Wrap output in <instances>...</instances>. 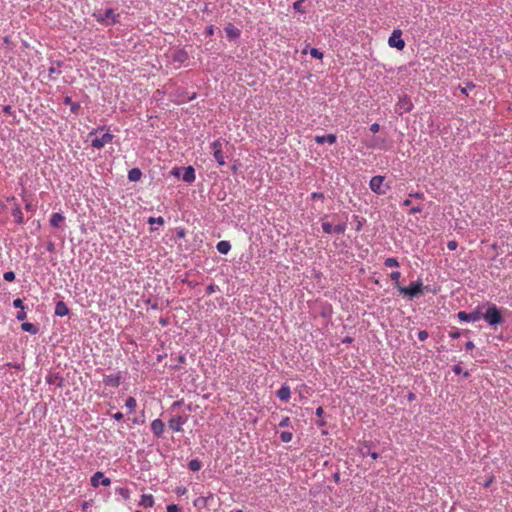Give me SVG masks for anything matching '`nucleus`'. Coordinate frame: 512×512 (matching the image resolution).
I'll return each mask as SVG.
<instances>
[{
  "instance_id": "64",
  "label": "nucleus",
  "mask_w": 512,
  "mask_h": 512,
  "mask_svg": "<svg viewBox=\"0 0 512 512\" xmlns=\"http://www.w3.org/2000/svg\"><path fill=\"white\" fill-rule=\"evenodd\" d=\"M466 350H472L474 348V343L472 341H468L465 345Z\"/></svg>"
},
{
  "instance_id": "22",
  "label": "nucleus",
  "mask_w": 512,
  "mask_h": 512,
  "mask_svg": "<svg viewBox=\"0 0 512 512\" xmlns=\"http://www.w3.org/2000/svg\"><path fill=\"white\" fill-rule=\"evenodd\" d=\"M63 103L65 105H69L70 106V110H71V112L73 114H75V115L79 114L81 106H80L79 103L73 102L70 96H65L64 99H63Z\"/></svg>"
},
{
  "instance_id": "56",
  "label": "nucleus",
  "mask_w": 512,
  "mask_h": 512,
  "mask_svg": "<svg viewBox=\"0 0 512 512\" xmlns=\"http://www.w3.org/2000/svg\"><path fill=\"white\" fill-rule=\"evenodd\" d=\"M111 416H112V418H113V419H115L116 421H121V420H123V418H124V415H123V413H121V412L114 413V414H112Z\"/></svg>"
},
{
  "instance_id": "29",
  "label": "nucleus",
  "mask_w": 512,
  "mask_h": 512,
  "mask_svg": "<svg viewBox=\"0 0 512 512\" xmlns=\"http://www.w3.org/2000/svg\"><path fill=\"white\" fill-rule=\"evenodd\" d=\"M201 467L202 462L197 458L190 460L188 463V469L193 472L199 471Z\"/></svg>"
},
{
  "instance_id": "33",
  "label": "nucleus",
  "mask_w": 512,
  "mask_h": 512,
  "mask_svg": "<svg viewBox=\"0 0 512 512\" xmlns=\"http://www.w3.org/2000/svg\"><path fill=\"white\" fill-rule=\"evenodd\" d=\"M384 265L386 267H388V268L398 267L399 266V262H398V260L396 258L389 257V258L385 259Z\"/></svg>"
},
{
  "instance_id": "62",
  "label": "nucleus",
  "mask_w": 512,
  "mask_h": 512,
  "mask_svg": "<svg viewBox=\"0 0 512 512\" xmlns=\"http://www.w3.org/2000/svg\"><path fill=\"white\" fill-rule=\"evenodd\" d=\"M409 197H416L418 199H423L424 198V194L423 193H420V192H417V193H414V194H409Z\"/></svg>"
},
{
  "instance_id": "6",
  "label": "nucleus",
  "mask_w": 512,
  "mask_h": 512,
  "mask_svg": "<svg viewBox=\"0 0 512 512\" xmlns=\"http://www.w3.org/2000/svg\"><path fill=\"white\" fill-rule=\"evenodd\" d=\"M384 180V176L381 175L372 177L369 183L370 189L378 195H384L387 191V188L384 187Z\"/></svg>"
},
{
  "instance_id": "15",
  "label": "nucleus",
  "mask_w": 512,
  "mask_h": 512,
  "mask_svg": "<svg viewBox=\"0 0 512 512\" xmlns=\"http://www.w3.org/2000/svg\"><path fill=\"white\" fill-rule=\"evenodd\" d=\"M121 373L106 375L103 379V383L106 386L117 388L121 382Z\"/></svg>"
},
{
  "instance_id": "63",
  "label": "nucleus",
  "mask_w": 512,
  "mask_h": 512,
  "mask_svg": "<svg viewBox=\"0 0 512 512\" xmlns=\"http://www.w3.org/2000/svg\"><path fill=\"white\" fill-rule=\"evenodd\" d=\"M176 493L177 495H183L186 493V488L185 487H178L177 490H176Z\"/></svg>"
},
{
  "instance_id": "16",
  "label": "nucleus",
  "mask_w": 512,
  "mask_h": 512,
  "mask_svg": "<svg viewBox=\"0 0 512 512\" xmlns=\"http://www.w3.org/2000/svg\"><path fill=\"white\" fill-rule=\"evenodd\" d=\"M396 106L400 110V113L410 112L413 108V104L406 96L400 98Z\"/></svg>"
},
{
  "instance_id": "4",
  "label": "nucleus",
  "mask_w": 512,
  "mask_h": 512,
  "mask_svg": "<svg viewBox=\"0 0 512 512\" xmlns=\"http://www.w3.org/2000/svg\"><path fill=\"white\" fill-rule=\"evenodd\" d=\"M168 57L172 63H177L178 67L189 60V54L184 48H174L169 51Z\"/></svg>"
},
{
  "instance_id": "23",
  "label": "nucleus",
  "mask_w": 512,
  "mask_h": 512,
  "mask_svg": "<svg viewBox=\"0 0 512 512\" xmlns=\"http://www.w3.org/2000/svg\"><path fill=\"white\" fill-rule=\"evenodd\" d=\"M139 505L144 508H150L154 505V497L151 494H143L139 501Z\"/></svg>"
},
{
  "instance_id": "8",
  "label": "nucleus",
  "mask_w": 512,
  "mask_h": 512,
  "mask_svg": "<svg viewBox=\"0 0 512 512\" xmlns=\"http://www.w3.org/2000/svg\"><path fill=\"white\" fill-rule=\"evenodd\" d=\"M388 44L390 47L397 48L398 50H402L405 47V42L402 39V31L400 29L393 30L388 39Z\"/></svg>"
},
{
  "instance_id": "11",
  "label": "nucleus",
  "mask_w": 512,
  "mask_h": 512,
  "mask_svg": "<svg viewBox=\"0 0 512 512\" xmlns=\"http://www.w3.org/2000/svg\"><path fill=\"white\" fill-rule=\"evenodd\" d=\"M211 147L213 149L214 157L219 164V166L224 165V154L222 152V144L220 140H215L213 143H211Z\"/></svg>"
},
{
  "instance_id": "35",
  "label": "nucleus",
  "mask_w": 512,
  "mask_h": 512,
  "mask_svg": "<svg viewBox=\"0 0 512 512\" xmlns=\"http://www.w3.org/2000/svg\"><path fill=\"white\" fill-rule=\"evenodd\" d=\"M304 1L305 0H297V1H295L293 3L294 10L297 11V12H300V13H304L305 12L304 9H303V2Z\"/></svg>"
},
{
  "instance_id": "7",
  "label": "nucleus",
  "mask_w": 512,
  "mask_h": 512,
  "mask_svg": "<svg viewBox=\"0 0 512 512\" xmlns=\"http://www.w3.org/2000/svg\"><path fill=\"white\" fill-rule=\"evenodd\" d=\"M180 171H182V180L187 183H192L195 180V169L192 166H187L184 168H174L172 173L175 176H180Z\"/></svg>"
},
{
  "instance_id": "19",
  "label": "nucleus",
  "mask_w": 512,
  "mask_h": 512,
  "mask_svg": "<svg viewBox=\"0 0 512 512\" xmlns=\"http://www.w3.org/2000/svg\"><path fill=\"white\" fill-rule=\"evenodd\" d=\"M219 498L215 499L213 495L204 497V506L208 509L216 510L220 506Z\"/></svg>"
},
{
  "instance_id": "59",
  "label": "nucleus",
  "mask_w": 512,
  "mask_h": 512,
  "mask_svg": "<svg viewBox=\"0 0 512 512\" xmlns=\"http://www.w3.org/2000/svg\"><path fill=\"white\" fill-rule=\"evenodd\" d=\"M3 112L5 114L12 115L13 114L12 107L10 105H5L3 107Z\"/></svg>"
},
{
  "instance_id": "21",
  "label": "nucleus",
  "mask_w": 512,
  "mask_h": 512,
  "mask_svg": "<svg viewBox=\"0 0 512 512\" xmlns=\"http://www.w3.org/2000/svg\"><path fill=\"white\" fill-rule=\"evenodd\" d=\"M208 177L210 179H213L211 190L212 193H216L218 189H221L222 179L218 175H216V172H210V174H208Z\"/></svg>"
},
{
  "instance_id": "24",
  "label": "nucleus",
  "mask_w": 512,
  "mask_h": 512,
  "mask_svg": "<svg viewBox=\"0 0 512 512\" xmlns=\"http://www.w3.org/2000/svg\"><path fill=\"white\" fill-rule=\"evenodd\" d=\"M46 382L49 384H55L57 387H62L63 378L60 376L59 373L50 374L46 377Z\"/></svg>"
},
{
  "instance_id": "54",
  "label": "nucleus",
  "mask_w": 512,
  "mask_h": 512,
  "mask_svg": "<svg viewBox=\"0 0 512 512\" xmlns=\"http://www.w3.org/2000/svg\"><path fill=\"white\" fill-rule=\"evenodd\" d=\"M216 248L220 254H224V240L219 241L216 245Z\"/></svg>"
},
{
  "instance_id": "50",
  "label": "nucleus",
  "mask_w": 512,
  "mask_h": 512,
  "mask_svg": "<svg viewBox=\"0 0 512 512\" xmlns=\"http://www.w3.org/2000/svg\"><path fill=\"white\" fill-rule=\"evenodd\" d=\"M4 366H7V367H11V368H14V369H17V370H21L23 365L20 364V363H6L4 364Z\"/></svg>"
},
{
  "instance_id": "26",
  "label": "nucleus",
  "mask_w": 512,
  "mask_h": 512,
  "mask_svg": "<svg viewBox=\"0 0 512 512\" xmlns=\"http://www.w3.org/2000/svg\"><path fill=\"white\" fill-rule=\"evenodd\" d=\"M291 391L288 385H282L281 388L277 391V396L282 401H287L290 398Z\"/></svg>"
},
{
  "instance_id": "48",
  "label": "nucleus",
  "mask_w": 512,
  "mask_h": 512,
  "mask_svg": "<svg viewBox=\"0 0 512 512\" xmlns=\"http://www.w3.org/2000/svg\"><path fill=\"white\" fill-rule=\"evenodd\" d=\"M167 512H180V508L176 504H169L167 506Z\"/></svg>"
},
{
  "instance_id": "25",
  "label": "nucleus",
  "mask_w": 512,
  "mask_h": 512,
  "mask_svg": "<svg viewBox=\"0 0 512 512\" xmlns=\"http://www.w3.org/2000/svg\"><path fill=\"white\" fill-rule=\"evenodd\" d=\"M11 214L14 217L15 223L20 224V225L24 223L23 213L18 204H15V207L13 208Z\"/></svg>"
},
{
  "instance_id": "14",
  "label": "nucleus",
  "mask_w": 512,
  "mask_h": 512,
  "mask_svg": "<svg viewBox=\"0 0 512 512\" xmlns=\"http://www.w3.org/2000/svg\"><path fill=\"white\" fill-rule=\"evenodd\" d=\"M63 65V62L60 60L51 61V66L48 69V78L49 80H56L57 76L61 74V70L59 67Z\"/></svg>"
},
{
  "instance_id": "57",
  "label": "nucleus",
  "mask_w": 512,
  "mask_h": 512,
  "mask_svg": "<svg viewBox=\"0 0 512 512\" xmlns=\"http://www.w3.org/2000/svg\"><path fill=\"white\" fill-rule=\"evenodd\" d=\"M422 210H423V209H422V207H420V206L412 207V208L409 210V214L414 215V214H416V213H420V212H422Z\"/></svg>"
},
{
  "instance_id": "52",
  "label": "nucleus",
  "mask_w": 512,
  "mask_h": 512,
  "mask_svg": "<svg viewBox=\"0 0 512 512\" xmlns=\"http://www.w3.org/2000/svg\"><path fill=\"white\" fill-rule=\"evenodd\" d=\"M458 246V243L455 240H451L447 243V248L451 251L455 250Z\"/></svg>"
},
{
  "instance_id": "34",
  "label": "nucleus",
  "mask_w": 512,
  "mask_h": 512,
  "mask_svg": "<svg viewBox=\"0 0 512 512\" xmlns=\"http://www.w3.org/2000/svg\"><path fill=\"white\" fill-rule=\"evenodd\" d=\"M292 437H293V434L291 432H288V431H283L280 434V439L284 443L290 442L292 440Z\"/></svg>"
},
{
  "instance_id": "28",
  "label": "nucleus",
  "mask_w": 512,
  "mask_h": 512,
  "mask_svg": "<svg viewBox=\"0 0 512 512\" xmlns=\"http://www.w3.org/2000/svg\"><path fill=\"white\" fill-rule=\"evenodd\" d=\"M21 329L33 335L39 332V328L35 324L29 322L22 323Z\"/></svg>"
},
{
  "instance_id": "60",
  "label": "nucleus",
  "mask_w": 512,
  "mask_h": 512,
  "mask_svg": "<svg viewBox=\"0 0 512 512\" xmlns=\"http://www.w3.org/2000/svg\"><path fill=\"white\" fill-rule=\"evenodd\" d=\"M195 506H201L204 505V497H199L194 501Z\"/></svg>"
},
{
  "instance_id": "58",
  "label": "nucleus",
  "mask_w": 512,
  "mask_h": 512,
  "mask_svg": "<svg viewBox=\"0 0 512 512\" xmlns=\"http://www.w3.org/2000/svg\"><path fill=\"white\" fill-rule=\"evenodd\" d=\"M370 130L371 132L373 133H377L379 130H380V126L378 123H373L371 126H370Z\"/></svg>"
},
{
  "instance_id": "42",
  "label": "nucleus",
  "mask_w": 512,
  "mask_h": 512,
  "mask_svg": "<svg viewBox=\"0 0 512 512\" xmlns=\"http://www.w3.org/2000/svg\"><path fill=\"white\" fill-rule=\"evenodd\" d=\"M310 55L314 58H317V59H322L323 58V53L320 52L318 49L316 48H312L310 50Z\"/></svg>"
},
{
  "instance_id": "51",
  "label": "nucleus",
  "mask_w": 512,
  "mask_h": 512,
  "mask_svg": "<svg viewBox=\"0 0 512 512\" xmlns=\"http://www.w3.org/2000/svg\"><path fill=\"white\" fill-rule=\"evenodd\" d=\"M461 335L460 331L458 329H453L449 332V336L453 339L459 338Z\"/></svg>"
},
{
  "instance_id": "36",
  "label": "nucleus",
  "mask_w": 512,
  "mask_h": 512,
  "mask_svg": "<svg viewBox=\"0 0 512 512\" xmlns=\"http://www.w3.org/2000/svg\"><path fill=\"white\" fill-rule=\"evenodd\" d=\"M400 277H401V273L399 271H393L390 274V278H391V280L395 281L397 288H398V286H400V284H399Z\"/></svg>"
},
{
  "instance_id": "44",
  "label": "nucleus",
  "mask_w": 512,
  "mask_h": 512,
  "mask_svg": "<svg viewBox=\"0 0 512 512\" xmlns=\"http://www.w3.org/2000/svg\"><path fill=\"white\" fill-rule=\"evenodd\" d=\"M145 303L150 305V308L153 309V310L159 309L158 303L156 301H152L151 298H147L145 300Z\"/></svg>"
},
{
  "instance_id": "43",
  "label": "nucleus",
  "mask_w": 512,
  "mask_h": 512,
  "mask_svg": "<svg viewBox=\"0 0 512 512\" xmlns=\"http://www.w3.org/2000/svg\"><path fill=\"white\" fill-rule=\"evenodd\" d=\"M13 306H14L15 308H19L20 310H24V309H25L24 304H23V301H22V299H20V298H17V299H15V300L13 301Z\"/></svg>"
},
{
  "instance_id": "2",
  "label": "nucleus",
  "mask_w": 512,
  "mask_h": 512,
  "mask_svg": "<svg viewBox=\"0 0 512 512\" xmlns=\"http://www.w3.org/2000/svg\"><path fill=\"white\" fill-rule=\"evenodd\" d=\"M93 17L102 25H114L119 22L120 15L115 14L112 8H108L104 13H93Z\"/></svg>"
},
{
  "instance_id": "47",
  "label": "nucleus",
  "mask_w": 512,
  "mask_h": 512,
  "mask_svg": "<svg viewBox=\"0 0 512 512\" xmlns=\"http://www.w3.org/2000/svg\"><path fill=\"white\" fill-rule=\"evenodd\" d=\"M428 332L426 330H421L418 332V339L420 341H425L428 338Z\"/></svg>"
},
{
  "instance_id": "49",
  "label": "nucleus",
  "mask_w": 512,
  "mask_h": 512,
  "mask_svg": "<svg viewBox=\"0 0 512 512\" xmlns=\"http://www.w3.org/2000/svg\"><path fill=\"white\" fill-rule=\"evenodd\" d=\"M24 201H25V209L27 211L34 212L35 211V205H33L30 201H27L25 198H24Z\"/></svg>"
},
{
  "instance_id": "32",
  "label": "nucleus",
  "mask_w": 512,
  "mask_h": 512,
  "mask_svg": "<svg viewBox=\"0 0 512 512\" xmlns=\"http://www.w3.org/2000/svg\"><path fill=\"white\" fill-rule=\"evenodd\" d=\"M116 493L123 497L125 500L130 498V490L127 487L117 488Z\"/></svg>"
},
{
  "instance_id": "18",
  "label": "nucleus",
  "mask_w": 512,
  "mask_h": 512,
  "mask_svg": "<svg viewBox=\"0 0 512 512\" xmlns=\"http://www.w3.org/2000/svg\"><path fill=\"white\" fill-rule=\"evenodd\" d=\"M64 220L65 217L62 213L55 212L50 217V225L54 228H60Z\"/></svg>"
},
{
  "instance_id": "17",
  "label": "nucleus",
  "mask_w": 512,
  "mask_h": 512,
  "mask_svg": "<svg viewBox=\"0 0 512 512\" xmlns=\"http://www.w3.org/2000/svg\"><path fill=\"white\" fill-rule=\"evenodd\" d=\"M70 310L68 308V306L66 305L65 302L63 301H58L55 305V315L58 316V317H64V316H67L69 314Z\"/></svg>"
},
{
  "instance_id": "61",
  "label": "nucleus",
  "mask_w": 512,
  "mask_h": 512,
  "mask_svg": "<svg viewBox=\"0 0 512 512\" xmlns=\"http://www.w3.org/2000/svg\"><path fill=\"white\" fill-rule=\"evenodd\" d=\"M453 372H454L455 374H461V373H462V368H461V366H460V365H454V366H453Z\"/></svg>"
},
{
  "instance_id": "12",
  "label": "nucleus",
  "mask_w": 512,
  "mask_h": 512,
  "mask_svg": "<svg viewBox=\"0 0 512 512\" xmlns=\"http://www.w3.org/2000/svg\"><path fill=\"white\" fill-rule=\"evenodd\" d=\"M150 428L156 438H161L165 431V424L161 419H155L151 422Z\"/></svg>"
},
{
  "instance_id": "1",
  "label": "nucleus",
  "mask_w": 512,
  "mask_h": 512,
  "mask_svg": "<svg viewBox=\"0 0 512 512\" xmlns=\"http://www.w3.org/2000/svg\"><path fill=\"white\" fill-rule=\"evenodd\" d=\"M93 136L95 137L91 140V146L95 149H102L106 144L112 143L115 137L106 125L90 131L88 137L92 138Z\"/></svg>"
},
{
  "instance_id": "20",
  "label": "nucleus",
  "mask_w": 512,
  "mask_h": 512,
  "mask_svg": "<svg viewBox=\"0 0 512 512\" xmlns=\"http://www.w3.org/2000/svg\"><path fill=\"white\" fill-rule=\"evenodd\" d=\"M335 134H327V135H317L315 136V142L318 144H323L328 142L329 144H334L336 142Z\"/></svg>"
},
{
  "instance_id": "10",
  "label": "nucleus",
  "mask_w": 512,
  "mask_h": 512,
  "mask_svg": "<svg viewBox=\"0 0 512 512\" xmlns=\"http://www.w3.org/2000/svg\"><path fill=\"white\" fill-rule=\"evenodd\" d=\"M90 484L94 488H97L100 484L103 486H109L111 484V480L105 477L101 471H97L91 477Z\"/></svg>"
},
{
  "instance_id": "41",
  "label": "nucleus",
  "mask_w": 512,
  "mask_h": 512,
  "mask_svg": "<svg viewBox=\"0 0 512 512\" xmlns=\"http://www.w3.org/2000/svg\"><path fill=\"white\" fill-rule=\"evenodd\" d=\"M148 223H149V224H151V225H152V224H154V223H157V224L163 225V224H164V219H163L161 216H159V217H157V218H155V217H150V218L148 219Z\"/></svg>"
},
{
  "instance_id": "37",
  "label": "nucleus",
  "mask_w": 512,
  "mask_h": 512,
  "mask_svg": "<svg viewBox=\"0 0 512 512\" xmlns=\"http://www.w3.org/2000/svg\"><path fill=\"white\" fill-rule=\"evenodd\" d=\"M345 230H346L345 224H338L333 227V233H335V234H343L345 232Z\"/></svg>"
},
{
  "instance_id": "38",
  "label": "nucleus",
  "mask_w": 512,
  "mask_h": 512,
  "mask_svg": "<svg viewBox=\"0 0 512 512\" xmlns=\"http://www.w3.org/2000/svg\"><path fill=\"white\" fill-rule=\"evenodd\" d=\"M15 273L13 271H7L3 274V278L5 281L12 282L15 280Z\"/></svg>"
},
{
  "instance_id": "39",
  "label": "nucleus",
  "mask_w": 512,
  "mask_h": 512,
  "mask_svg": "<svg viewBox=\"0 0 512 512\" xmlns=\"http://www.w3.org/2000/svg\"><path fill=\"white\" fill-rule=\"evenodd\" d=\"M333 227L334 226H332V224H330L329 222H323L322 223V229L327 234L333 233Z\"/></svg>"
},
{
  "instance_id": "13",
  "label": "nucleus",
  "mask_w": 512,
  "mask_h": 512,
  "mask_svg": "<svg viewBox=\"0 0 512 512\" xmlns=\"http://www.w3.org/2000/svg\"><path fill=\"white\" fill-rule=\"evenodd\" d=\"M481 316H482L481 313L478 311H473L470 313H467L465 311H460L457 314V317L459 318V320L466 321V322H476L481 318Z\"/></svg>"
},
{
  "instance_id": "30",
  "label": "nucleus",
  "mask_w": 512,
  "mask_h": 512,
  "mask_svg": "<svg viewBox=\"0 0 512 512\" xmlns=\"http://www.w3.org/2000/svg\"><path fill=\"white\" fill-rule=\"evenodd\" d=\"M226 35L230 38H237L240 35V30L229 24L226 26Z\"/></svg>"
},
{
  "instance_id": "27",
  "label": "nucleus",
  "mask_w": 512,
  "mask_h": 512,
  "mask_svg": "<svg viewBox=\"0 0 512 512\" xmlns=\"http://www.w3.org/2000/svg\"><path fill=\"white\" fill-rule=\"evenodd\" d=\"M142 177V171L139 168H132L128 172V180L131 182H137Z\"/></svg>"
},
{
  "instance_id": "40",
  "label": "nucleus",
  "mask_w": 512,
  "mask_h": 512,
  "mask_svg": "<svg viewBox=\"0 0 512 512\" xmlns=\"http://www.w3.org/2000/svg\"><path fill=\"white\" fill-rule=\"evenodd\" d=\"M311 199L314 200V201H320L321 203H323L324 201V194L323 193H320V192H313L311 194Z\"/></svg>"
},
{
  "instance_id": "46",
  "label": "nucleus",
  "mask_w": 512,
  "mask_h": 512,
  "mask_svg": "<svg viewBox=\"0 0 512 512\" xmlns=\"http://www.w3.org/2000/svg\"><path fill=\"white\" fill-rule=\"evenodd\" d=\"M27 317V314L24 310H20L16 313V319L18 321H24Z\"/></svg>"
},
{
  "instance_id": "5",
  "label": "nucleus",
  "mask_w": 512,
  "mask_h": 512,
  "mask_svg": "<svg viewBox=\"0 0 512 512\" xmlns=\"http://www.w3.org/2000/svg\"><path fill=\"white\" fill-rule=\"evenodd\" d=\"M423 284L420 280L411 283L407 287L398 286V290L401 294L408 295L410 297H415L418 294L422 293Z\"/></svg>"
},
{
  "instance_id": "55",
  "label": "nucleus",
  "mask_w": 512,
  "mask_h": 512,
  "mask_svg": "<svg viewBox=\"0 0 512 512\" xmlns=\"http://www.w3.org/2000/svg\"><path fill=\"white\" fill-rule=\"evenodd\" d=\"M170 323L169 319L168 318H165V317H161L159 319V324L162 326V327H166L168 326Z\"/></svg>"
},
{
  "instance_id": "53",
  "label": "nucleus",
  "mask_w": 512,
  "mask_h": 512,
  "mask_svg": "<svg viewBox=\"0 0 512 512\" xmlns=\"http://www.w3.org/2000/svg\"><path fill=\"white\" fill-rule=\"evenodd\" d=\"M290 425V418L289 417H284L280 423H279V426L280 427H288Z\"/></svg>"
},
{
  "instance_id": "3",
  "label": "nucleus",
  "mask_w": 512,
  "mask_h": 512,
  "mask_svg": "<svg viewBox=\"0 0 512 512\" xmlns=\"http://www.w3.org/2000/svg\"><path fill=\"white\" fill-rule=\"evenodd\" d=\"M481 317H483L485 321L492 326L501 324L503 322V317L496 305L489 306Z\"/></svg>"
},
{
  "instance_id": "31",
  "label": "nucleus",
  "mask_w": 512,
  "mask_h": 512,
  "mask_svg": "<svg viewBox=\"0 0 512 512\" xmlns=\"http://www.w3.org/2000/svg\"><path fill=\"white\" fill-rule=\"evenodd\" d=\"M125 406L129 409L130 412H133L137 406V401L134 397L130 396L125 401Z\"/></svg>"
},
{
  "instance_id": "45",
  "label": "nucleus",
  "mask_w": 512,
  "mask_h": 512,
  "mask_svg": "<svg viewBox=\"0 0 512 512\" xmlns=\"http://www.w3.org/2000/svg\"><path fill=\"white\" fill-rule=\"evenodd\" d=\"M46 250L50 253H54L56 251L55 243L52 241H47Z\"/></svg>"
},
{
  "instance_id": "9",
  "label": "nucleus",
  "mask_w": 512,
  "mask_h": 512,
  "mask_svg": "<svg viewBox=\"0 0 512 512\" xmlns=\"http://www.w3.org/2000/svg\"><path fill=\"white\" fill-rule=\"evenodd\" d=\"M187 420H188L187 416L178 415V416L172 417L168 421V426L171 430H173L175 432H180L183 430L182 426L187 422Z\"/></svg>"
}]
</instances>
